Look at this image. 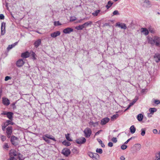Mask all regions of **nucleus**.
<instances>
[{"mask_svg": "<svg viewBox=\"0 0 160 160\" xmlns=\"http://www.w3.org/2000/svg\"><path fill=\"white\" fill-rule=\"evenodd\" d=\"M10 158L7 160H17L20 157L18 153L15 151H13L9 153Z\"/></svg>", "mask_w": 160, "mask_h": 160, "instance_id": "1", "label": "nucleus"}, {"mask_svg": "<svg viewBox=\"0 0 160 160\" xmlns=\"http://www.w3.org/2000/svg\"><path fill=\"white\" fill-rule=\"evenodd\" d=\"M88 154L93 160H98L99 158V155L97 153L89 152Z\"/></svg>", "mask_w": 160, "mask_h": 160, "instance_id": "2", "label": "nucleus"}, {"mask_svg": "<svg viewBox=\"0 0 160 160\" xmlns=\"http://www.w3.org/2000/svg\"><path fill=\"white\" fill-rule=\"evenodd\" d=\"M92 132L91 129L88 128H85L83 131L84 136L87 138H88L90 136Z\"/></svg>", "mask_w": 160, "mask_h": 160, "instance_id": "3", "label": "nucleus"}, {"mask_svg": "<svg viewBox=\"0 0 160 160\" xmlns=\"http://www.w3.org/2000/svg\"><path fill=\"white\" fill-rule=\"evenodd\" d=\"M86 140L84 137H81L76 140V142L80 144L84 143L86 142Z\"/></svg>", "mask_w": 160, "mask_h": 160, "instance_id": "4", "label": "nucleus"}, {"mask_svg": "<svg viewBox=\"0 0 160 160\" xmlns=\"http://www.w3.org/2000/svg\"><path fill=\"white\" fill-rule=\"evenodd\" d=\"M12 127H8L6 128V133L7 134V137L8 138H10L11 136V134L12 133Z\"/></svg>", "mask_w": 160, "mask_h": 160, "instance_id": "5", "label": "nucleus"}, {"mask_svg": "<svg viewBox=\"0 0 160 160\" xmlns=\"http://www.w3.org/2000/svg\"><path fill=\"white\" fill-rule=\"evenodd\" d=\"M70 151L69 149L67 148H64L62 151V153L65 156H68L70 154Z\"/></svg>", "mask_w": 160, "mask_h": 160, "instance_id": "6", "label": "nucleus"}, {"mask_svg": "<svg viewBox=\"0 0 160 160\" xmlns=\"http://www.w3.org/2000/svg\"><path fill=\"white\" fill-rule=\"evenodd\" d=\"M5 23L4 22H2V23L1 27V34L2 35H4L5 33Z\"/></svg>", "mask_w": 160, "mask_h": 160, "instance_id": "7", "label": "nucleus"}, {"mask_svg": "<svg viewBox=\"0 0 160 160\" xmlns=\"http://www.w3.org/2000/svg\"><path fill=\"white\" fill-rule=\"evenodd\" d=\"M17 138L14 136H12L11 137L10 141L12 143L13 145L15 146L17 145Z\"/></svg>", "mask_w": 160, "mask_h": 160, "instance_id": "8", "label": "nucleus"}, {"mask_svg": "<svg viewBox=\"0 0 160 160\" xmlns=\"http://www.w3.org/2000/svg\"><path fill=\"white\" fill-rule=\"evenodd\" d=\"M154 41L156 46L160 47V38L157 36L154 37Z\"/></svg>", "mask_w": 160, "mask_h": 160, "instance_id": "9", "label": "nucleus"}, {"mask_svg": "<svg viewBox=\"0 0 160 160\" xmlns=\"http://www.w3.org/2000/svg\"><path fill=\"white\" fill-rule=\"evenodd\" d=\"M2 103L5 106H8L10 103L9 100L8 98L4 97L2 98Z\"/></svg>", "mask_w": 160, "mask_h": 160, "instance_id": "10", "label": "nucleus"}, {"mask_svg": "<svg viewBox=\"0 0 160 160\" xmlns=\"http://www.w3.org/2000/svg\"><path fill=\"white\" fill-rule=\"evenodd\" d=\"M116 26L120 27L122 29H123L124 30L127 28V26L126 24L123 23H120L119 22H117L116 24Z\"/></svg>", "mask_w": 160, "mask_h": 160, "instance_id": "11", "label": "nucleus"}, {"mask_svg": "<svg viewBox=\"0 0 160 160\" xmlns=\"http://www.w3.org/2000/svg\"><path fill=\"white\" fill-rule=\"evenodd\" d=\"M24 62L22 59H20L16 62V65L18 67H21L23 66Z\"/></svg>", "mask_w": 160, "mask_h": 160, "instance_id": "12", "label": "nucleus"}, {"mask_svg": "<svg viewBox=\"0 0 160 160\" xmlns=\"http://www.w3.org/2000/svg\"><path fill=\"white\" fill-rule=\"evenodd\" d=\"M60 32L59 31H57L51 34V36L53 38H55L59 36L60 34Z\"/></svg>", "mask_w": 160, "mask_h": 160, "instance_id": "13", "label": "nucleus"}, {"mask_svg": "<svg viewBox=\"0 0 160 160\" xmlns=\"http://www.w3.org/2000/svg\"><path fill=\"white\" fill-rule=\"evenodd\" d=\"M154 58L155 60L157 62H158L160 61V54L159 53H157L155 54Z\"/></svg>", "mask_w": 160, "mask_h": 160, "instance_id": "14", "label": "nucleus"}, {"mask_svg": "<svg viewBox=\"0 0 160 160\" xmlns=\"http://www.w3.org/2000/svg\"><path fill=\"white\" fill-rule=\"evenodd\" d=\"M73 29L71 28H68L64 29L63 30V32L65 34L69 33L71 32H73Z\"/></svg>", "mask_w": 160, "mask_h": 160, "instance_id": "15", "label": "nucleus"}, {"mask_svg": "<svg viewBox=\"0 0 160 160\" xmlns=\"http://www.w3.org/2000/svg\"><path fill=\"white\" fill-rule=\"evenodd\" d=\"M109 121V119L108 118H106L102 119L101 122L102 125H105Z\"/></svg>", "mask_w": 160, "mask_h": 160, "instance_id": "16", "label": "nucleus"}, {"mask_svg": "<svg viewBox=\"0 0 160 160\" xmlns=\"http://www.w3.org/2000/svg\"><path fill=\"white\" fill-rule=\"evenodd\" d=\"M41 40L40 39L37 40L34 43V45L36 48H37L41 44Z\"/></svg>", "mask_w": 160, "mask_h": 160, "instance_id": "17", "label": "nucleus"}, {"mask_svg": "<svg viewBox=\"0 0 160 160\" xmlns=\"http://www.w3.org/2000/svg\"><path fill=\"white\" fill-rule=\"evenodd\" d=\"M43 136L47 138L52 140L54 141H56L55 138L52 135L48 134H46Z\"/></svg>", "mask_w": 160, "mask_h": 160, "instance_id": "18", "label": "nucleus"}, {"mask_svg": "<svg viewBox=\"0 0 160 160\" xmlns=\"http://www.w3.org/2000/svg\"><path fill=\"white\" fill-rule=\"evenodd\" d=\"M92 21H88L86 22H85L82 25L83 26V27L84 28H86L88 26H91V25L92 24Z\"/></svg>", "mask_w": 160, "mask_h": 160, "instance_id": "19", "label": "nucleus"}, {"mask_svg": "<svg viewBox=\"0 0 160 160\" xmlns=\"http://www.w3.org/2000/svg\"><path fill=\"white\" fill-rule=\"evenodd\" d=\"M148 42L152 45H154L155 44L154 37L152 38H148Z\"/></svg>", "mask_w": 160, "mask_h": 160, "instance_id": "20", "label": "nucleus"}, {"mask_svg": "<svg viewBox=\"0 0 160 160\" xmlns=\"http://www.w3.org/2000/svg\"><path fill=\"white\" fill-rule=\"evenodd\" d=\"M141 29V32L145 35H147L148 34L149 32L147 28H142Z\"/></svg>", "mask_w": 160, "mask_h": 160, "instance_id": "21", "label": "nucleus"}, {"mask_svg": "<svg viewBox=\"0 0 160 160\" xmlns=\"http://www.w3.org/2000/svg\"><path fill=\"white\" fill-rule=\"evenodd\" d=\"M13 113L11 112H8L7 117L11 121L12 119Z\"/></svg>", "mask_w": 160, "mask_h": 160, "instance_id": "22", "label": "nucleus"}, {"mask_svg": "<svg viewBox=\"0 0 160 160\" xmlns=\"http://www.w3.org/2000/svg\"><path fill=\"white\" fill-rule=\"evenodd\" d=\"M135 151H139L141 148V145L139 144H136L134 145Z\"/></svg>", "mask_w": 160, "mask_h": 160, "instance_id": "23", "label": "nucleus"}, {"mask_svg": "<svg viewBox=\"0 0 160 160\" xmlns=\"http://www.w3.org/2000/svg\"><path fill=\"white\" fill-rule=\"evenodd\" d=\"M89 124L90 126H92L93 127H95L97 126L98 124V122H94L93 121H90L89 122Z\"/></svg>", "mask_w": 160, "mask_h": 160, "instance_id": "24", "label": "nucleus"}, {"mask_svg": "<svg viewBox=\"0 0 160 160\" xmlns=\"http://www.w3.org/2000/svg\"><path fill=\"white\" fill-rule=\"evenodd\" d=\"M138 98L137 96H136L132 100V101L131 102L130 104L129 105L131 107L134 104L137 102V101L138 100Z\"/></svg>", "mask_w": 160, "mask_h": 160, "instance_id": "25", "label": "nucleus"}, {"mask_svg": "<svg viewBox=\"0 0 160 160\" xmlns=\"http://www.w3.org/2000/svg\"><path fill=\"white\" fill-rule=\"evenodd\" d=\"M136 128L134 125H132L130 128V130L131 133L133 134L136 131Z\"/></svg>", "mask_w": 160, "mask_h": 160, "instance_id": "26", "label": "nucleus"}, {"mask_svg": "<svg viewBox=\"0 0 160 160\" xmlns=\"http://www.w3.org/2000/svg\"><path fill=\"white\" fill-rule=\"evenodd\" d=\"M21 57L24 58H27L29 57V53L28 52L23 53L21 54Z\"/></svg>", "mask_w": 160, "mask_h": 160, "instance_id": "27", "label": "nucleus"}, {"mask_svg": "<svg viewBox=\"0 0 160 160\" xmlns=\"http://www.w3.org/2000/svg\"><path fill=\"white\" fill-rule=\"evenodd\" d=\"M143 118V116L142 114H139L137 117V119L139 121H141Z\"/></svg>", "mask_w": 160, "mask_h": 160, "instance_id": "28", "label": "nucleus"}, {"mask_svg": "<svg viewBox=\"0 0 160 160\" xmlns=\"http://www.w3.org/2000/svg\"><path fill=\"white\" fill-rule=\"evenodd\" d=\"M113 3L111 1H109L108 2V4L106 5V7L107 9H109L112 5Z\"/></svg>", "mask_w": 160, "mask_h": 160, "instance_id": "29", "label": "nucleus"}, {"mask_svg": "<svg viewBox=\"0 0 160 160\" xmlns=\"http://www.w3.org/2000/svg\"><path fill=\"white\" fill-rule=\"evenodd\" d=\"M100 10H97L95 11L94 12L92 13V15L94 16H98V14L100 12Z\"/></svg>", "mask_w": 160, "mask_h": 160, "instance_id": "30", "label": "nucleus"}, {"mask_svg": "<svg viewBox=\"0 0 160 160\" xmlns=\"http://www.w3.org/2000/svg\"><path fill=\"white\" fill-rule=\"evenodd\" d=\"M83 26V25H79L78 26H76L75 27V28L77 30H81L83 29L84 28Z\"/></svg>", "mask_w": 160, "mask_h": 160, "instance_id": "31", "label": "nucleus"}, {"mask_svg": "<svg viewBox=\"0 0 160 160\" xmlns=\"http://www.w3.org/2000/svg\"><path fill=\"white\" fill-rule=\"evenodd\" d=\"M157 111V109L155 108H150L149 111L152 114Z\"/></svg>", "mask_w": 160, "mask_h": 160, "instance_id": "32", "label": "nucleus"}, {"mask_svg": "<svg viewBox=\"0 0 160 160\" xmlns=\"http://www.w3.org/2000/svg\"><path fill=\"white\" fill-rule=\"evenodd\" d=\"M118 116V114H116L112 115L111 118L112 120H113L114 119H116Z\"/></svg>", "mask_w": 160, "mask_h": 160, "instance_id": "33", "label": "nucleus"}, {"mask_svg": "<svg viewBox=\"0 0 160 160\" xmlns=\"http://www.w3.org/2000/svg\"><path fill=\"white\" fill-rule=\"evenodd\" d=\"M62 143L67 146H69L71 145V143L69 142L65 141H63Z\"/></svg>", "mask_w": 160, "mask_h": 160, "instance_id": "34", "label": "nucleus"}, {"mask_svg": "<svg viewBox=\"0 0 160 160\" xmlns=\"http://www.w3.org/2000/svg\"><path fill=\"white\" fill-rule=\"evenodd\" d=\"M72 152L73 153L76 154H78L79 152V151L76 148H73V149L72 150Z\"/></svg>", "mask_w": 160, "mask_h": 160, "instance_id": "35", "label": "nucleus"}, {"mask_svg": "<svg viewBox=\"0 0 160 160\" xmlns=\"http://www.w3.org/2000/svg\"><path fill=\"white\" fill-rule=\"evenodd\" d=\"M70 134L69 133H68L67 134H65V137L66 138V139L68 140V141H72V140L70 138V137L69 136Z\"/></svg>", "mask_w": 160, "mask_h": 160, "instance_id": "36", "label": "nucleus"}, {"mask_svg": "<svg viewBox=\"0 0 160 160\" xmlns=\"http://www.w3.org/2000/svg\"><path fill=\"white\" fill-rule=\"evenodd\" d=\"M98 142L99 143L101 144L102 147L103 148H104L105 147V145H104L103 143L102 142V140H100V139H98Z\"/></svg>", "mask_w": 160, "mask_h": 160, "instance_id": "37", "label": "nucleus"}, {"mask_svg": "<svg viewBox=\"0 0 160 160\" xmlns=\"http://www.w3.org/2000/svg\"><path fill=\"white\" fill-rule=\"evenodd\" d=\"M42 138L45 142H46L47 143H50V141L48 139V138H47L45 137L44 136H43Z\"/></svg>", "mask_w": 160, "mask_h": 160, "instance_id": "38", "label": "nucleus"}, {"mask_svg": "<svg viewBox=\"0 0 160 160\" xmlns=\"http://www.w3.org/2000/svg\"><path fill=\"white\" fill-rule=\"evenodd\" d=\"M9 124L13 125V122H12L11 121L9 120H7L6 122V126H7Z\"/></svg>", "mask_w": 160, "mask_h": 160, "instance_id": "39", "label": "nucleus"}, {"mask_svg": "<svg viewBox=\"0 0 160 160\" xmlns=\"http://www.w3.org/2000/svg\"><path fill=\"white\" fill-rule=\"evenodd\" d=\"M96 151L97 153H98L99 154H102V149L100 148H97Z\"/></svg>", "mask_w": 160, "mask_h": 160, "instance_id": "40", "label": "nucleus"}, {"mask_svg": "<svg viewBox=\"0 0 160 160\" xmlns=\"http://www.w3.org/2000/svg\"><path fill=\"white\" fill-rule=\"evenodd\" d=\"M141 135L142 136H143L144 135L145 133V128H142L141 129Z\"/></svg>", "mask_w": 160, "mask_h": 160, "instance_id": "41", "label": "nucleus"}, {"mask_svg": "<svg viewBox=\"0 0 160 160\" xmlns=\"http://www.w3.org/2000/svg\"><path fill=\"white\" fill-rule=\"evenodd\" d=\"M54 25L55 26H59V25H61V24L60 23L59 21L54 22Z\"/></svg>", "mask_w": 160, "mask_h": 160, "instance_id": "42", "label": "nucleus"}, {"mask_svg": "<svg viewBox=\"0 0 160 160\" xmlns=\"http://www.w3.org/2000/svg\"><path fill=\"white\" fill-rule=\"evenodd\" d=\"M1 138L2 141V142H4V141H5L6 140V137L4 136H3L2 135H1Z\"/></svg>", "mask_w": 160, "mask_h": 160, "instance_id": "43", "label": "nucleus"}, {"mask_svg": "<svg viewBox=\"0 0 160 160\" xmlns=\"http://www.w3.org/2000/svg\"><path fill=\"white\" fill-rule=\"evenodd\" d=\"M77 19V18L75 17H71L70 18V21H73Z\"/></svg>", "mask_w": 160, "mask_h": 160, "instance_id": "44", "label": "nucleus"}, {"mask_svg": "<svg viewBox=\"0 0 160 160\" xmlns=\"http://www.w3.org/2000/svg\"><path fill=\"white\" fill-rule=\"evenodd\" d=\"M127 147V146L126 145H125V144H123L122 145L121 147V148L122 150L125 149H126Z\"/></svg>", "mask_w": 160, "mask_h": 160, "instance_id": "45", "label": "nucleus"}, {"mask_svg": "<svg viewBox=\"0 0 160 160\" xmlns=\"http://www.w3.org/2000/svg\"><path fill=\"white\" fill-rule=\"evenodd\" d=\"M135 138V137H131V138H129V139H128L125 142H124V144H127V143H128L131 140H132V139H134Z\"/></svg>", "mask_w": 160, "mask_h": 160, "instance_id": "46", "label": "nucleus"}, {"mask_svg": "<svg viewBox=\"0 0 160 160\" xmlns=\"http://www.w3.org/2000/svg\"><path fill=\"white\" fill-rule=\"evenodd\" d=\"M119 14L118 11V10H115L113 12V15L112 16L115 15H119Z\"/></svg>", "mask_w": 160, "mask_h": 160, "instance_id": "47", "label": "nucleus"}, {"mask_svg": "<svg viewBox=\"0 0 160 160\" xmlns=\"http://www.w3.org/2000/svg\"><path fill=\"white\" fill-rule=\"evenodd\" d=\"M112 141L114 143H116L117 142V138L115 137H113L112 139Z\"/></svg>", "mask_w": 160, "mask_h": 160, "instance_id": "48", "label": "nucleus"}, {"mask_svg": "<svg viewBox=\"0 0 160 160\" xmlns=\"http://www.w3.org/2000/svg\"><path fill=\"white\" fill-rule=\"evenodd\" d=\"M87 19V18H84L83 19H81L79 20H78L77 22V23H81V22H82V21L84 20H85V19Z\"/></svg>", "mask_w": 160, "mask_h": 160, "instance_id": "49", "label": "nucleus"}, {"mask_svg": "<svg viewBox=\"0 0 160 160\" xmlns=\"http://www.w3.org/2000/svg\"><path fill=\"white\" fill-rule=\"evenodd\" d=\"M154 103L156 104H160V101L157 100H155L154 101Z\"/></svg>", "mask_w": 160, "mask_h": 160, "instance_id": "50", "label": "nucleus"}, {"mask_svg": "<svg viewBox=\"0 0 160 160\" xmlns=\"http://www.w3.org/2000/svg\"><path fill=\"white\" fill-rule=\"evenodd\" d=\"M11 79V78L9 76H7L5 77V81H7L9 79Z\"/></svg>", "mask_w": 160, "mask_h": 160, "instance_id": "51", "label": "nucleus"}, {"mask_svg": "<svg viewBox=\"0 0 160 160\" xmlns=\"http://www.w3.org/2000/svg\"><path fill=\"white\" fill-rule=\"evenodd\" d=\"M3 148H9L8 145L7 143H5L4 146H3Z\"/></svg>", "mask_w": 160, "mask_h": 160, "instance_id": "52", "label": "nucleus"}, {"mask_svg": "<svg viewBox=\"0 0 160 160\" xmlns=\"http://www.w3.org/2000/svg\"><path fill=\"white\" fill-rule=\"evenodd\" d=\"M108 146H109L110 147H112L113 146V144L112 142H109L108 144Z\"/></svg>", "mask_w": 160, "mask_h": 160, "instance_id": "53", "label": "nucleus"}, {"mask_svg": "<svg viewBox=\"0 0 160 160\" xmlns=\"http://www.w3.org/2000/svg\"><path fill=\"white\" fill-rule=\"evenodd\" d=\"M12 45H8V47L7 48V49L8 51H9L12 48Z\"/></svg>", "mask_w": 160, "mask_h": 160, "instance_id": "54", "label": "nucleus"}, {"mask_svg": "<svg viewBox=\"0 0 160 160\" xmlns=\"http://www.w3.org/2000/svg\"><path fill=\"white\" fill-rule=\"evenodd\" d=\"M102 130H100L97 132L95 135V136L98 135L99 134L100 132H102Z\"/></svg>", "mask_w": 160, "mask_h": 160, "instance_id": "55", "label": "nucleus"}, {"mask_svg": "<svg viewBox=\"0 0 160 160\" xmlns=\"http://www.w3.org/2000/svg\"><path fill=\"white\" fill-rule=\"evenodd\" d=\"M4 19V16L3 14H0V19Z\"/></svg>", "mask_w": 160, "mask_h": 160, "instance_id": "56", "label": "nucleus"}, {"mask_svg": "<svg viewBox=\"0 0 160 160\" xmlns=\"http://www.w3.org/2000/svg\"><path fill=\"white\" fill-rule=\"evenodd\" d=\"M158 157L160 158V152L156 154L155 158H158Z\"/></svg>", "mask_w": 160, "mask_h": 160, "instance_id": "57", "label": "nucleus"}, {"mask_svg": "<svg viewBox=\"0 0 160 160\" xmlns=\"http://www.w3.org/2000/svg\"><path fill=\"white\" fill-rule=\"evenodd\" d=\"M144 2L146 3L148 5L150 4V2L148 0H145L144 1Z\"/></svg>", "mask_w": 160, "mask_h": 160, "instance_id": "58", "label": "nucleus"}, {"mask_svg": "<svg viewBox=\"0 0 160 160\" xmlns=\"http://www.w3.org/2000/svg\"><path fill=\"white\" fill-rule=\"evenodd\" d=\"M153 132L154 134H157L158 133V131L156 129H154L153 130Z\"/></svg>", "mask_w": 160, "mask_h": 160, "instance_id": "59", "label": "nucleus"}, {"mask_svg": "<svg viewBox=\"0 0 160 160\" xmlns=\"http://www.w3.org/2000/svg\"><path fill=\"white\" fill-rule=\"evenodd\" d=\"M120 160H125V158L123 156H121L120 158Z\"/></svg>", "mask_w": 160, "mask_h": 160, "instance_id": "60", "label": "nucleus"}, {"mask_svg": "<svg viewBox=\"0 0 160 160\" xmlns=\"http://www.w3.org/2000/svg\"><path fill=\"white\" fill-rule=\"evenodd\" d=\"M8 112H2L1 114L2 115H7Z\"/></svg>", "mask_w": 160, "mask_h": 160, "instance_id": "61", "label": "nucleus"}, {"mask_svg": "<svg viewBox=\"0 0 160 160\" xmlns=\"http://www.w3.org/2000/svg\"><path fill=\"white\" fill-rule=\"evenodd\" d=\"M35 53H34V52H33L32 54V56L33 57L34 59H35Z\"/></svg>", "mask_w": 160, "mask_h": 160, "instance_id": "62", "label": "nucleus"}, {"mask_svg": "<svg viewBox=\"0 0 160 160\" xmlns=\"http://www.w3.org/2000/svg\"><path fill=\"white\" fill-rule=\"evenodd\" d=\"M6 127V126H2V129L3 131H4L5 130V128Z\"/></svg>", "mask_w": 160, "mask_h": 160, "instance_id": "63", "label": "nucleus"}, {"mask_svg": "<svg viewBox=\"0 0 160 160\" xmlns=\"http://www.w3.org/2000/svg\"><path fill=\"white\" fill-rule=\"evenodd\" d=\"M131 107V106L129 105L128 106V107L124 111H127V110H128L130 107Z\"/></svg>", "mask_w": 160, "mask_h": 160, "instance_id": "64", "label": "nucleus"}]
</instances>
